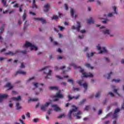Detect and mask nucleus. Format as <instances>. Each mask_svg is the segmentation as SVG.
Segmentation results:
<instances>
[{
    "label": "nucleus",
    "mask_w": 124,
    "mask_h": 124,
    "mask_svg": "<svg viewBox=\"0 0 124 124\" xmlns=\"http://www.w3.org/2000/svg\"><path fill=\"white\" fill-rule=\"evenodd\" d=\"M72 109L70 110L69 114H68V117L69 119H71V116H74V117H76V119L79 120V119H81V116L80 115L82 114L81 111H78L77 112V110H78V108L75 107V106H72Z\"/></svg>",
    "instance_id": "1"
},
{
    "label": "nucleus",
    "mask_w": 124,
    "mask_h": 124,
    "mask_svg": "<svg viewBox=\"0 0 124 124\" xmlns=\"http://www.w3.org/2000/svg\"><path fill=\"white\" fill-rule=\"evenodd\" d=\"M101 30V31H102L103 33L105 34V35H109L110 37H113L114 35L112 33V31L111 30L107 29L106 27L104 26H102L100 27Z\"/></svg>",
    "instance_id": "2"
},
{
    "label": "nucleus",
    "mask_w": 124,
    "mask_h": 124,
    "mask_svg": "<svg viewBox=\"0 0 124 124\" xmlns=\"http://www.w3.org/2000/svg\"><path fill=\"white\" fill-rule=\"evenodd\" d=\"M42 70H44V72L46 75L45 77L46 79H49V77L52 76V71L50 70L49 67H45V68H43Z\"/></svg>",
    "instance_id": "3"
},
{
    "label": "nucleus",
    "mask_w": 124,
    "mask_h": 124,
    "mask_svg": "<svg viewBox=\"0 0 124 124\" xmlns=\"http://www.w3.org/2000/svg\"><path fill=\"white\" fill-rule=\"evenodd\" d=\"M24 47L25 48H27V47H30L31 51H36L37 49H38V48L36 46H34V45L29 42H26V43L24 46Z\"/></svg>",
    "instance_id": "4"
},
{
    "label": "nucleus",
    "mask_w": 124,
    "mask_h": 124,
    "mask_svg": "<svg viewBox=\"0 0 124 124\" xmlns=\"http://www.w3.org/2000/svg\"><path fill=\"white\" fill-rule=\"evenodd\" d=\"M79 71L82 73L83 75V76L82 77V78H88V77H93V74L91 73L87 74V73L85 72L84 71V70L82 68H80Z\"/></svg>",
    "instance_id": "5"
},
{
    "label": "nucleus",
    "mask_w": 124,
    "mask_h": 124,
    "mask_svg": "<svg viewBox=\"0 0 124 124\" xmlns=\"http://www.w3.org/2000/svg\"><path fill=\"white\" fill-rule=\"evenodd\" d=\"M77 83L79 85V86H83L85 91H87L88 89V83L84 80H78Z\"/></svg>",
    "instance_id": "6"
},
{
    "label": "nucleus",
    "mask_w": 124,
    "mask_h": 124,
    "mask_svg": "<svg viewBox=\"0 0 124 124\" xmlns=\"http://www.w3.org/2000/svg\"><path fill=\"white\" fill-rule=\"evenodd\" d=\"M51 104V102H46L44 105L41 106V109L42 111H46L47 109V108L49 107V105Z\"/></svg>",
    "instance_id": "7"
},
{
    "label": "nucleus",
    "mask_w": 124,
    "mask_h": 124,
    "mask_svg": "<svg viewBox=\"0 0 124 124\" xmlns=\"http://www.w3.org/2000/svg\"><path fill=\"white\" fill-rule=\"evenodd\" d=\"M97 49L100 50V51L99 52V54H104V53H106V52H107L106 48L104 47H101V46H100V45H97Z\"/></svg>",
    "instance_id": "8"
},
{
    "label": "nucleus",
    "mask_w": 124,
    "mask_h": 124,
    "mask_svg": "<svg viewBox=\"0 0 124 124\" xmlns=\"http://www.w3.org/2000/svg\"><path fill=\"white\" fill-rule=\"evenodd\" d=\"M44 84L43 83L39 84L38 83L34 82L32 84V85L31 86V90H35V89H37V88H38L39 86H43Z\"/></svg>",
    "instance_id": "9"
},
{
    "label": "nucleus",
    "mask_w": 124,
    "mask_h": 124,
    "mask_svg": "<svg viewBox=\"0 0 124 124\" xmlns=\"http://www.w3.org/2000/svg\"><path fill=\"white\" fill-rule=\"evenodd\" d=\"M77 24L76 26L73 25L72 26V30H76L77 31H80V28H81V24L78 21L77 22Z\"/></svg>",
    "instance_id": "10"
},
{
    "label": "nucleus",
    "mask_w": 124,
    "mask_h": 124,
    "mask_svg": "<svg viewBox=\"0 0 124 124\" xmlns=\"http://www.w3.org/2000/svg\"><path fill=\"white\" fill-rule=\"evenodd\" d=\"M55 99L54 101H57L59 100V98H63V95L61 93V92H58L56 93V95L54 96Z\"/></svg>",
    "instance_id": "11"
},
{
    "label": "nucleus",
    "mask_w": 124,
    "mask_h": 124,
    "mask_svg": "<svg viewBox=\"0 0 124 124\" xmlns=\"http://www.w3.org/2000/svg\"><path fill=\"white\" fill-rule=\"evenodd\" d=\"M120 111H121V109L118 108L115 109L114 113L112 115V119H117L118 117H119V115L118 114V113H119V112H120Z\"/></svg>",
    "instance_id": "12"
},
{
    "label": "nucleus",
    "mask_w": 124,
    "mask_h": 124,
    "mask_svg": "<svg viewBox=\"0 0 124 124\" xmlns=\"http://www.w3.org/2000/svg\"><path fill=\"white\" fill-rule=\"evenodd\" d=\"M112 9L114 11V13H109L108 16L107 17H113V16H114V14H118V12H117V11H116L117 9V7H116V6H113L112 7Z\"/></svg>",
    "instance_id": "13"
},
{
    "label": "nucleus",
    "mask_w": 124,
    "mask_h": 124,
    "mask_svg": "<svg viewBox=\"0 0 124 124\" xmlns=\"http://www.w3.org/2000/svg\"><path fill=\"white\" fill-rule=\"evenodd\" d=\"M18 53H20V50H16L15 52H13L12 51H8L5 53V55L6 56H14V55H16V54Z\"/></svg>",
    "instance_id": "14"
},
{
    "label": "nucleus",
    "mask_w": 124,
    "mask_h": 124,
    "mask_svg": "<svg viewBox=\"0 0 124 124\" xmlns=\"http://www.w3.org/2000/svg\"><path fill=\"white\" fill-rule=\"evenodd\" d=\"M51 107L53 108L54 111L55 112H59V111H61V108L58 107V105L56 104H52Z\"/></svg>",
    "instance_id": "15"
},
{
    "label": "nucleus",
    "mask_w": 124,
    "mask_h": 124,
    "mask_svg": "<svg viewBox=\"0 0 124 124\" xmlns=\"http://www.w3.org/2000/svg\"><path fill=\"white\" fill-rule=\"evenodd\" d=\"M34 20L35 21H40V22H41V23H42V24L46 23V20L42 17H41V18L35 17V18H34Z\"/></svg>",
    "instance_id": "16"
},
{
    "label": "nucleus",
    "mask_w": 124,
    "mask_h": 124,
    "mask_svg": "<svg viewBox=\"0 0 124 124\" xmlns=\"http://www.w3.org/2000/svg\"><path fill=\"white\" fill-rule=\"evenodd\" d=\"M8 95L7 94H0V102H2L4 98H7Z\"/></svg>",
    "instance_id": "17"
},
{
    "label": "nucleus",
    "mask_w": 124,
    "mask_h": 124,
    "mask_svg": "<svg viewBox=\"0 0 124 124\" xmlns=\"http://www.w3.org/2000/svg\"><path fill=\"white\" fill-rule=\"evenodd\" d=\"M50 10V4H46L44 6V11L45 12H48Z\"/></svg>",
    "instance_id": "18"
},
{
    "label": "nucleus",
    "mask_w": 124,
    "mask_h": 124,
    "mask_svg": "<svg viewBox=\"0 0 124 124\" xmlns=\"http://www.w3.org/2000/svg\"><path fill=\"white\" fill-rule=\"evenodd\" d=\"M12 100L14 101H21V100H22V98L21 97V96H18L17 97L12 98Z\"/></svg>",
    "instance_id": "19"
},
{
    "label": "nucleus",
    "mask_w": 124,
    "mask_h": 124,
    "mask_svg": "<svg viewBox=\"0 0 124 124\" xmlns=\"http://www.w3.org/2000/svg\"><path fill=\"white\" fill-rule=\"evenodd\" d=\"M17 74H21V75H26L27 74V73L24 71L19 70L16 72Z\"/></svg>",
    "instance_id": "20"
},
{
    "label": "nucleus",
    "mask_w": 124,
    "mask_h": 124,
    "mask_svg": "<svg viewBox=\"0 0 124 124\" xmlns=\"http://www.w3.org/2000/svg\"><path fill=\"white\" fill-rule=\"evenodd\" d=\"M79 97H80V96L79 95H77L76 97H71V96L69 95L68 96V98H69V100H71V99L74 98V99H78V98H79Z\"/></svg>",
    "instance_id": "21"
},
{
    "label": "nucleus",
    "mask_w": 124,
    "mask_h": 124,
    "mask_svg": "<svg viewBox=\"0 0 124 124\" xmlns=\"http://www.w3.org/2000/svg\"><path fill=\"white\" fill-rule=\"evenodd\" d=\"M88 24H93L94 23V20L93 18L91 17L89 19L87 20Z\"/></svg>",
    "instance_id": "22"
},
{
    "label": "nucleus",
    "mask_w": 124,
    "mask_h": 124,
    "mask_svg": "<svg viewBox=\"0 0 124 124\" xmlns=\"http://www.w3.org/2000/svg\"><path fill=\"white\" fill-rule=\"evenodd\" d=\"M71 15L74 19L76 18V15H75L74 16V10H73V9H71Z\"/></svg>",
    "instance_id": "23"
},
{
    "label": "nucleus",
    "mask_w": 124,
    "mask_h": 124,
    "mask_svg": "<svg viewBox=\"0 0 124 124\" xmlns=\"http://www.w3.org/2000/svg\"><path fill=\"white\" fill-rule=\"evenodd\" d=\"M32 8L33 9H37V6L35 5V0H33Z\"/></svg>",
    "instance_id": "24"
},
{
    "label": "nucleus",
    "mask_w": 124,
    "mask_h": 124,
    "mask_svg": "<svg viewBox=\"0 0 124 124\" xmlns=\"http://www.w3.org/2000/svg\"><path fill=\"white\" fill-rule=\"evenodd\" d=\"M5 87L6 88H8V89H9L8 90H11V89H12V88H13V87L12 86H11V84L10 83H7Z\"/></svg>",
    "instance_id": "25"
},
{
    "label": "nucleus",
    "mask_w": 124,
    "mask_h": 124,
    "mask_svg": "<svg viewBox=\"0 0 124 124\" xmlns=\"http://www.w3.org/2000/svg\"><path fill=\"white\" fill-rule=\"evenodd\" d=\"M16 107L17 110H20V109H22V107H21L19 103H17L16 104Z\"/></svg>",
    "instance_id": "26"
},
{
    "label": "nucleus",
    "mask_w": 124,
    "mask_h": 124,
    "mask_svg": "<svg viewBox=\"0 0 124 124\" xmlns=\"http://www.w3.org/2000/svg\"><path fill=\"white\" fill-rule=\"evenodd\" d=\"M38 100V98H30L28 100V102H31V101H37Z\"/></svg>",
    "instance_id": "27"
},
{
    "label": "nucleus",
    "mask_w": 124,
    "mask_h": 124,
    "mask_svg": "<svg viewBox=\"0 0 124 124\" xmlns=\"http://www.w3.org/2000/svg\"><path fill=\"white\" fill-rule=\"evenodd\" d=\"M111 88H112L113 89L114 93H117V94L118 95V96H120V94H119V93H118V92H117L118 91V90L115 89V86L112 85L111 86Z\"/></svg>",
    "instance_id": "28"
},
{
    "label": "nucleus",
    "mask_w": 124,
    "mask_h": 124,
    "mask_svg": "<svg viewBox=\"0 0 124 124\" xmlns=\"http://www.w3.org/2000/svg\"><path fill=\"white\" fill-rule=\"evenodd\" d=\"M85 66H86V67H88V68H90V69H93V67L91 66V64H90L89 63L85 64Z\"/></svg>",
    "instance_id": "29"
},
{
    "label": "nucleus",
    "mask_w": 124,
    "mask_h": 124,
    "mask_svg": "<svg viewBox=\"0 0 124 124\" xmlns=\"http://www.w3.org/2000/svg\"><path fill=\"white\" fill-rule=\"evenodd\" d=\"M41 92H43V89L42 88H39V92L35 93L36 95H38L39 94V93H41Z\"/></svg>",
    "instance_id": "30"
},
{
    "label": "nucleus",
    "mask_w": 124,
    "mask_h": 124,
    "mask_svg": "<svg viewBox=\"0 0 124 124\" xmlns=\"http://www.w3.org/2000/svg\"><path fill=\"white\" fill-rule=\"evenodd\" d=\"M58 29H60L61 31H64L65 30V28L59 25L58 26Z\"/></svg>",
    "instance_id": "31"
},
{
    "label": "nucleus",
    "mask_w": 124,
    "mask_h": 124,
    "mask_svg": "<svg viewBox=\"0 0 124 124\" xmlns=\"http://www.w3.org/2000/svg\"><path fill=\"white\" fill-rule=\"evenodd\" d=\"M13 11H14L13 10H12L11 11H8V10H6V11H3V14H6V13H7V12H9V13L10 14H11L12 13V12H13Z\"/></svg>",
    "instance_id": "32"
},
{
    "label": "nucleus",
    "mask_w": 124,
    "mask_h": 124,
    "mask_svg": "<svg viewBox=\"0 0 124 124\" xmlns=\"http://www.w3.org/2000/svg\"><path fill=\"white\" fill-rule=\"evenodd\" d=\"M33 79H34V77H33L27 80L26 83L28 84V83H30V82H31V81H32Z\"/></svg>",
    "instance_id": "33"
},
{
    "label": "nucleus",
    "mask_w": 124,
    "mask_h": 124,
    "mask_svg": "<svg viewBox=\"0 0 124 124\" xmlns=\"http://www.w3.org/2000/svg\"><path fill=\"white\" fill-rule=\"evenodd\" d=\"M50 90H55V91H58V87L53 86L49 87Z\"/></svg>",
    "instance_id": "34"
},
{
    "label": "nucleus",
    "mask_w": 124,
    "mask_h": 124,
    "mask_svg": "<svg viewBox=\"0 0 124 124\" xmlns=\"http://www.w3.org/2000/svg\"><path fill=\"white\" fill-rule=\"evenodd\" d=\"M112 82H115V83H120V82H121V80L120 79H113Z\"/></svg>",
    "instance_id": "35"
},
{
    "label": "nucleus",
    "mask_w": 124,
    "mask_h": 124,
    "mask_svg": "<svg viewBox=\"0 0 124 124\" xmlns=\"http://www.w3.org/2000/svg\"><path fill=\"white\" fill-rule=\"evenodd\" d=\"M2 2L4 6H5L6 7L7 6L6 4V0H2Z\"/></svg>",
    "instance_id": "36"
},
{
    "label": "nucleus",
    "mask_w": 124,
    "mask_h": 124,
    "mask_svg": "<svg viewBox=\"0 0 124 124\" xmlns=\"http://www.w3.org/2000/svg\"><path fill=\"white\" fill-rule=\"evenodd\" d=\"M113 75V73L111 72L109 74H108V79H110V77H111V76Z\"/></svg>",
    "instance_id": "37"
},
{
    "label": "nucleus",
    "mask_w": 124,
    "mask_h": 124,
    "mask_svg": "<svg viewBox=\"0 0 124 124\" xmlns=\"http://www.w3.org/2000/svg\"><path fill=\"white\" fill-rule=\"evenodd\" d=\"M80 90V88H73V91H74L75 92H78V91Z\"/></svg>",
    "instance_id": "38"
},
{
    "label": "nucleus",
    "mask_w": 124,
    "mask_h": 124,
    "mask_svg": "<svg viewBox=\"0 0 124 124\" xmlns=\"http://www.w3.org/2000/svg\"><path fill=\"white\" fill-rule=\"evenodd\" d=\"M58 18H59V16H54L52 18V19L53 20H58Z\"/></svg>",
    "instance_id": "39"
},
{
    "label": "nucleus",
    "mask_w": 124,
    "mask_h": 124,
    "mask_svg": "<svg viewBox=\"0 0 124 124\" xmlns=\"http://www.w3.org/2000/svg\"><path fill=\"white\" fill-rule=\"evenodd\" d=\"M64 117H65V114H62L60 116H59L58 117V118L59 119H61L62 118H64Z\"/></svg>",
    "instance_id": "40"
},
{
    "label": "nucleus",
    "mask_w": 124,
    "mask_h": 124,
    "mask_svg": "<svg viewBox=\"0 0 124 124\" xmlns=\"http://www.w3.org/2000/svg\"><path fill=\"white\" fill-rule=\"evenodd\" d=\"M0 34H1L2 33V31H3V27H2L0 29ZM1 39V36H0V40Z\"/></svg>",
    "instance_id": "41"
},
{
    "label": "nucleus",
    "mask_w": 124,
    "mask_h": 124,
    "mask_svg": "<svg viewBox=\"0 0 124 124\" xmlns=\"http://www.w3.org/2000/svg\"><path fill=\"white\" fill-rule=\"evenodd\" d=\"M26 17H27V14H26V12H25L23 16V19L25 20Z\"/></svg>",
    "instance_id": "42"
},
{
    "label": "nucleus",
    "mask_w": 124,
    "mask_h": 124,
    "mask_svg": "<svg viewBox=\"0 0 124 124\" xmlns=\"http://www.w3.org/2000/svg\"><path fill=\"white\" fill-rule=\"evenodd\" d=\"M93 54H94V52H92L90 54H88L87 55L88 58H90V57H93Z\"/></svg>",
    "instance_id": "43"
},
{
    "label": "nucleus",
    "mask_w": 124,
    "mask_h": 124,
    "mask_svg": "<svg viewBox=\"0 0 124 124\" xmlns=\"http://www.w3.org/2000/svg\"><path fill=\"white\" fill-rule=\"evenodd\" d=\"M29 13H30V15H31L32 16H35V13H34L31 11H30Z\"/></svg>",
    "instance_id": "44"
},
{
    "label": "nucleus",
    "mask_w": 124,
    "mask_h": 124,
    "mask_svg": "<svg viewBox=\"0 0 124 124\" xmlns=\"http://www.w3.org/2000/svg\"><path fill=\"white\" fill-rule=\"evenodd\" d=\"M52 111H53V109H52V108H49L47 111V114H48V115H50Z\"/></svg>",
    "instance_id": "45"
},
{
    "label": "nucleus",
    "mask_w": 124,
    "mask_h": 124,
    "mask_svg": "<svg viewBox=\"0 0 124 124\" xmlns=\"http://www.w3.org/2000/svg\"><path fill=\"white\" fill-rule=\"evenodd\" d=\"M100 95V92H98L95 95V97H99V96Z\"/></svg>",
    "instance_id": "46"
},
{
    "label": "nucleus",
    "mask_w": 124,
    "mask_h": 124,
    "mask_svg": "<svg viewBox=\"0 0 124 124\" xmlns=\"http://www.w3.org/2000/svg\"><path fill=\"white\" fill-rule=\"evenodd\" d=\"M26 115L28 118H31V113H30V112H27Z\"/></svg>",
    "instance_id": "47"
},
{
    "label": "nucleus",
    "mask_w": 124,
    "mask_h": 124,
    "mask_svg": "<svg viewBox=\"0 0 124 124\" xmlns=\"http://www.w3.org/2000/svg\"><path fill=\"white\" fill-rule=\"evenodd\" d=\"M104 60H105V61H106V62H109V59L107 58L106 57H105L104 58Z\"/></svg>",
    "instance_id": "48"
},
{
    "label": "nucleus",
    "mask_w": 124,
    "mask_h": 124,
    "mask_svg": "<svg viewBox=\"0 0 124 124\" xmlns=\"http://www.w3.org/2000/svg\"><path fill=\"white\" fill-rule=\"evenodd\" d=\"M111 116H112V113H109L107 115L106 118H108V117H110Z\"/></svg>",
    "instance_id": "49"
},
{
    "label": "nucleus",
    "mask_w": 124,
    "mask_h": 124,
    "mask_svg": "<svg viewBox=\"0 0 124 124\" xmlns=\"http://www.w3.org/2000/svg\"><path fill=\"white\" fill-rule=\"evenodd\" d=\"M89 109H90V106H86L84 108V110H85L86 111H88Z\"/></svg>",
    "instance_id": "50"
},
{
    "label": "nucleus",
    "mask_w": 124,
    "mask_h": 124,
    "mask_svg": "<svg viewBox=\"0 0 124 124\" xmlns=\"http://www.w3.org/2000/svg\"><path fill=\"white\" fill-rule=\"evenodd\" d=\"M68 82L69 83H71L72 84H73V80L72 79H68Z\"/></svg>",
    "instance_id": "51"
},
{
    "label": "nucleus",
    "mask_w": 124,
    "mask_h": 124,
    "mask_svg": "<svg viewBox=\"0 0 124 124\" xmlns=\"http://www.w3.org/2000/svg\"><path fill=\"white\" fill-rule=\"evenodd\" d=\"M108 22V20L107 19H105V21H102V23H103V24H107Z\"/></svg>",
    "instance_id": "52"
},
{
    "label": "nucleus",
    "mask_w": 124,
    "mask_h": 124,
    "mask_svg": "<svg viewBox=\"0 0 124 124\" xmlns=\"http://www.w3.org/2000/svg\"><path fill=\"white\" fill-rule=\"evenodd\" d=\"M23 6V5H21L19 6V12H22V7Z\"/></svg>",
    "instance_id": "53"
},
{
    "label": "nucleus",
    "mask_w": 124,
    "mask_h": 124,
    "mask_svg": "<svg viewBox=\"0 0 124 124\" xmlns=\"http://www.w3.org/2000/svg\"><path fill=\"white\" fill-rule=\"evenodd\" d=\"M102 110L99 109V111H98V114L99 115H100V114H102Z\"/></svg>",
    "instance_id": "54"
},
{
    "label": "nucleus",
    "mask_w": 124,
    "mask_h": 124,
    "mask_svg": "<svg viewBox=\"0 0 124 124\" xmlns=\"http://www.w3.org/2000/svg\"><path fill=\"white\" fill-rule=\"evenodd\" d=\"M64 6H65V9L66 10H67V9H68V7H67V5L66 4H64Z\"/></svg>",
    "instance_id": "55"
},
{
    "label": "nucleus",
    "mask_w": 124,
    "mask_h": 124,
    "mask_svg": "<svg viewBox=\"0 0 124 124\" xmlns=\"http://www.w3.org/2000/svg\"><path fill=\"white\" fill-rule=\"evenodd\" d=\"M56 77L58 78V79H62V78H63L62 77H61L60 76H57Z\"/></svg>",
    "instance_id": "56"
},
{
    "label": "nucleus",
    "mask_w": 124,
    "mask_h": 124,
    "mask_svg": "<svg viewBox=\"0 0 124 124\" xmlns=\"http://www.w3.org/2000/svg\"><path fill=\"white\" fill-rule=\"evenodd\" d=\"M21 119H22V120H25L26 119V116H25V115L21 116Z\"/></svg>",
    "instance_id": "57"
},
{
    "label": "nucleus",
    "mask_w": 124,
    "mask_h": 124,
    "mask_svg": "<svg viewBox=\"0 0 124 124\" xmlns=\"http://www.w3.org/2000/svg\"><path fill=\"white\" fill-rule=\"evenodd\" d=\"M9 107H10V108H12V107H13V104H12V103H10V104H9Z\"/></svg>",
    "instance_id": "58"
},
{
    "label": "nucleus",
    "mask_w": 124,
    "mask_h": 124,
    "mask_svg": "<svg viewBox=\"0 0 124 124\" xmlns=\"http://www.w3.org/2000/svg\"><path fill=\"white\" fill-rule=\"evenodd\" d=\"M78 38L79 39H82V38H84V36H83V35H82V36H78Z\"/></svg>",
    "instance_id": "59"
},
{
    "label": "nucleus",
    "mask_w": 124,
    "mask_h": 124,
    "mask_svg": "<svg viewBox=\"0 0 124 124\" xmlns=\"http://www.w3.org/2000/svg\"><path fill=\"white\" fill-rule=\"evenodd\" d=\"M12 93H13V94H17V93H17V92H16V91H13L12 92Z\"/></svg>",
    "instance_id": "60"
},
{
    "label": "nucleus",
    "mask_w": 124,
    "mask_h": 124,
    "mask_svg": "<svg viewBox=\"0 0 124 124\" xmlns=\"http://www.w3.org/2000/svg\"><path fill=\"white\" fill-rule=\"evenodd\" d=\"M37 122H38V119H34L33 120V122H34V123H37Z\"/></svg>",
    "instance_id": "61"
},
{
    "label": "nucleus",
    "mask_w": 124,
    "mask_h": 124,
    "mask_svg": "<svg viewBox=\"0 0 124 124\" xmlns=\"http://www.w3.org/2000/svg\"><path fill=\"white\" fill-rule=\"evenodd\" d=\"M80 32H81V33H85V32H86V31H85V30H81Z\"/></svg>",
    "instance_id": "62"
},
{
    "label": "nucleus",
    "mask_w": 124,
    "mask_h": 124,
    "mask_svg": "<svg viewBox=\"0 0 124 124\" xmlns=\"http://www.w3.org/2000/svg\"><path fill=\"white\" fill-rule=\"evenodd\" d=\"M108 94H110V96H114V94L112 93H109Z\"/></svg>",
    "instance_id": "63"
},
{
    "label": "nucleus",
    "mask_w": 124,
    "mask_h": 124,
    "mask_svg": "<svg viewBox=\"0 0 124 124\" xmlns=\"http://www.w3.org/2000/svg\"><path fill=\"white\" fill-rule=\"evenodd\" d=\"M19 4H16V5H14V7H18Z\"/></svg>",
    "instance_id": "64"
}]
</instances>
